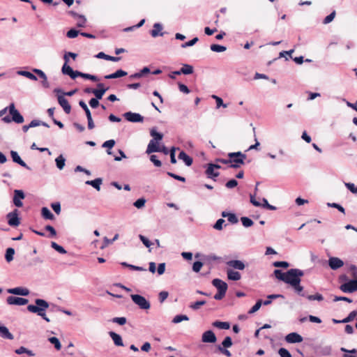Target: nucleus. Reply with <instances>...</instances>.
Masks as SVG:
<instances>
[{"mask_svg": "<svg viewBox=\"0 0 357 357\" xmlns=\"http://www.w3.org/2000/svg\"><path fill=\"white\" fill-rule=\"evenodd\" d=\"M223 348H228L232 345L231 338L229 336L226 337L222 342Z\"/></svg>", "mask_w": 357, "mask_h": 357, "instance_id": "nucleus-56", "label": "nucleus"}, {"mask_svg": "<svg viewBox=\"0 0 357 357\" xmlns=\"http://www.w3.org/2000/svg\"><path fill=\"white\" fill-rule=\"evenodd\" d=\"M0 335L3 338L10 340H13V338H14V336L13 335V334L10 333L9 332L8 328L4 326H0Z\"/></svg>", "mask_w": 357, "mask_h": 357, "instance_id": "nucleus-26", "label": "nucleus"}, {"mask_svg": "<svg viewBox=\"0 0 357 357\" xmlns=\"http://www.w3.org/2000/svg\"><path fill=\"white\" fill-rule=\"evenodd\" d=\"M6 302L8 305H24L28 303V299L10 296L7 298Z\"/></svg>", "mask_w": 357, "mask_h": 357, "instance_id": "nucleus-10", "label": "nucleus"}, {"mask_svg": "<svg viewBox=\"0 0 357 357\" xmlns=\"http://www.w3.org/2000/svg\"><path fill=\"white\" fill-rule=\"evenodd\" d=\"M241 221L242 222V225L245 227H250L252 226L254 224L253 221L248 217H242L241 218Z\"/></svg>", "mask_w": 357, "mask_h": 357, "instance_id": "nucleus-45", "label": "nucleus"}, {"mask_svg": "<svg viewBox=\"0 0 357 357\" xmlns=\"http://www.w3.org/2000/svg\"><path fill=\"white\" fill-rule=\"evenodd\" d=\"M51 247L60 254H66L67 252L66 250L62 246L59 245L55 242H52Z\"/></svg>", "mask_w": 357, "mask_h": 357, "instance_id": "nucleus-46", "label": "nucleus"}, {"mask_svg": "<svg viewBox=\"0 0 357 357\" xmlns=\"http://www.w3.org/2000/svg\"><path fill=\"white\" fill-rule=\"evenodd\" d=\"M41 215L44 219L46 220H54V215L47 207H43L41 209Z\"/></svg>", "mask_w": 357, "mask_h": 357, "instance_id": "nucleus-28", "label": "nucleus"}, {"mask_svg": "<svg viewBox=\"0 0 357 357\" xmlns=\"http://www.w3.org/2000/svg\"><path fill=\"white\" fill-rule=\"evenodd\" d=\"M130 298L133 303L142 310H149L151 307L150 302L141 295L131 294Z\"/></svg>", "mask_w": 357, "mask_h": 357, "instance_id": "nucleus-4", "label": "nucleus"}, {"mask_svg": "<svg viewBox=\"0 0 357 357\" xmlns=\"http://www.w3.org/2000/svg\"><path fill=\"white\" fill-rule=\"evenodd\" d=\"M35 305H29L27 310L32 313H36L38 316L41 317L47 322H50V319L46 316L45 311L49 307V303L40 298L35 300Z\"/></svg>", "mask_w": 357, "mask_h": 357, "instance_id": "nucleus-1", "label": "nucleus"}, {"mask_svg": "<svg viewBox=\"0 0 357 357\" xmlns=\"http://www.w3.org/2000/svg\"><path fill=\"white\" fill-rule=\"evenodd\" d=\"M7 292L11 294L20 296H28L29 294V290L24 287H15L12 289H8Z\"/></svg>", "mask_w": 357, "mask_h": 357, "instance_id": "nucleus-17", "label": "nucleus"}, {"mask_svg": "<svg viewBox=\"0 0 357 357\" xmlns=\"http://www.w3.org/2000/svg\"><path fill=\"white\" fill-rule=\"evenodd\" d=\"M202 259H204V261H206H206L211 262V261L219 260L220 259V257L214 254H211V255H208L202 256Z\"/></svg>", "mask_w": 357, "mask_h": 357, "instance_id": "nucleus-38", "label": "nucleus"}, {"mask_svg": "<svg viewBox=\"0 0 357 357\" xmlns=\"http://www.w3.org/2000/svg\"><path fill=\"white\" fill-rule=\"evenodd\" d=\"M102 181L100 178H98L92 181H86V184L93 186L94 188L99 191L100 190V185L102 184Z\"/></svg>", "mask_w": 357, "mask_h": 357, "instance_id": "nucleus-29", "label": "nucleus"}, {"mask_svg": "<svg viewBox=\"0 0 357 357\" xmlns=\"http://www.w3.org/2000/svg\"><path fill=\"white\" fill-rule=\"evenodd\" d=\"M17 74L24 77H26L31 80L36 81L38 79L36 75L29 71L20 70L17 71Z\"/></svg>", "mask_w": 357, "mask_h": 357, "instance_id": "nucleus-35", "label": "nucleus"}, {"mask_svg": "<svg viewBox=\"0 0 357 357\" xmlns=\"http://www.w3.org/2000/svg\"><path fill=\"white\" fill-rule=\"evenodd\" d=\"M109 335L111 337V338L112 339V340L114 341V343L115 345L119 346V347L123 346V342L122 338L120 335H119L113 331H110L109 333Z\"/></svg>", "mask_w": 357, "mask_h": 357, "instance_id": "nucleus-24", "label": "nucleus"}, {"mask_svg": "<svg viewBox=\"0 0 357 357\" xmlns=\"http://www.w3.org/2000/svg\"><path fill=\"white\" fill-rule=\"evenodd\" d=\"M178 158L182 160L187 166H190L192 164V158L183 151L179 153Z\"/></svg>", "mask_w": 357, "mask_h": 357, "instance_id": "nucleus-25", "label": "nucleus"}, {"mask_svg": "<svg viewBox=\"0 0 357 357\" xmlns=\"http://www.w3.org/2000/svg\"><path fill=\"white\" fill-rule=\"evenodd\" d=\"M14 196L13 199V204L16 207H22L23 206V203L22 202V199H24L25 195L22 190H15Z\"/></svg>", "mask_w": 357, "mask_h": 357, "instance_id": "nucleus-9", "label": "nucleus"}, {"mask_svg": "<svg viewBox=\"0 0 357 357\" xmlns=\"http://www.w3.org/2000/svg\"><path fill=\"white\" fill-rule=\"evenodd\" d=\"M57 99L59 104L63 108L64 112L68 114H70L71 111V106L68 100L63 96V95H59Z\"/></svg>", "mask_w": 357, "mask_h": 357, "instance_id": "nucleus-12", "label": "nucleus"}, {"mask_svg": "<svg viewBox=\"0 0 357 357\" xmlns=\"http://www.w3.org/2000/svg\"><path fill=\"white\" fill-rule=\"evenodd\" d=\"M227 265L236 270H243L245 267L243 261L241 260H230L227 262Z\"/></svg>", "mask_w": 357, "mask_h": 357, "instance_id": "nucleus-21", "label": "nucleus"}, {"mask_svg": "<svg viewBox=\"0 0 357 357\" xmlns=\"http://www.w3.org/2000/svg\"><path fill=\"white\" fill-rule=\"evenodd\" d=\"M340 289L344 293H353L357 291V278L341 284Z\"/></svg>", "mask_w": 357, "mask_h": 357, "instance_id": "nucleus-6", "label": "nucleus"}, {"mask_svg": "<svg viewBox=\"0 0 357 357\" xmlns=\"http://www.w3.org/2000/svg\"><path fill=\"white\" fill-rule=\"evenodd\" d=\"M119 238V234H116L113 238L109 239L107 237H104L103 238V244L101 246V249H104L107 247L109 244H112L114 241H116Z\"/></svg>", "mask_w": 357, "mask_h": 357, "instance_id": "nucleus-32", "label": "nucleus"}, {"mask_svg": "<svg viewBox=\"0 0 357 357\" xmlns=\"http://www.w3.org/2000/svg\"><path fill=\"white\" fill-rule=\"evenodd\" d=\"M206 301H198L195 303H192L190 304L189 307L192 310H198L201 306L206 304Z\"/></svg>", "mask_w": 357, "mask_h": 357, "instance_id": "nucleus-36", "label": "nucleus"}, {"mask_svg": "<svg viewBox=\"0 0 357 357\" xmlns=\"http://www.w3.org/2000/svg\"><path fill=\"white\" fill-rule=\"evenodd\" d=\"M10 155L14 162L17 163L20 166L26 168V169H31V168L21 159L20 156L16 151H11Z\"/></svg>", "mask_w": 357, "mask_h": 357, "instance_id": "nucleus-18", "label": "nucleus"}, {"mask_svg": "<svg viewBox=\"0 0 357 357\" xmlns=\"http://www.w3.org/2000/svg\"><path fill=\"white\" fill-rule=\"evenodd\" d=\"M212 325L214 327H216L220 329H224V330H227L230 328L229 323L226 322V321H215L212 324Z\"/></svg>", "mask_w": 357, "mask_h": 357, "instance_id": "nucleus-30", "label": "nucleus"}, {"mask_svg": "<svg viewBox=\"0 0 357 357\" xmlns=\"http://www.w3.org/2000/svg\"><path fill=\"white\" fill-rule=\"evenodd\" d=\"M203 262L201 261H195L192 265V271L195 273H198L200 271L202 267L203 266Z\"/></svg>", "mask_w": 357, "mask_h": 357, "instance_id": "nucleus-57", "label": "nucleus"}, {"mask_svg": "<svg viewBox=\"0 0 357 357\" xmlns=\"http://www.w3.org/2000/svg\"><path fill=\"white\" fill-rule=\"evenodd\" d=\"M303 275V271L298 268H291L286 272L284 282L291 286L297 282H301V278Z\"/></svg>", "mask_w": 357, "mask_h": 357, "instance_id": "nucleus-2", "label": "nucleus"}, {"mask_svg": "<svg viewBox=\"0 0 357 357\" xmlns=\"http://www.w3.org/2000/svg\"><path fill=\"white\" fill-rule=\"evenodd\" d=\"M273 266L275 267H277V268H288L289 266V264L287 261H275L273 262Z\"/></svg>", "mask_w": 357, "mask_h": 357, "instance_id": "nucleus-58", "label": "nucleus"}, {"mask_svg": "<svg viewBox=\"0 0 357 357\" xmlns=\"http://www.w3.org/2000/svg\"><path fill=\"white\" fill-rule=\"evenodd\" d=\"M212 284L218 289V291L226 293L227 284L220 279L215 278L212 280Z\"/></svg>", "mask_w": 357, "mask_h": 357, "instance_id": "nucleus-13", "label": "nucleus"}, {"mask_svg": "<svg viewBox=\"0 0 357 357\" xmlns=\"http://www.w3.org/2000/svg\"><path fill=\"white\" fill-rule=\"evenodd\" d=\"M263 304L261 300H258L257 303L252 306V307L249 310V314H253L258 311L259 308L261 307V305Z\"/></svg>", "mask_w": 357, "mask_h": 357, "instance_id": "nucleus-48", "label": "nucleus"}, {"mask_svg": "<svg viewBox=\"0 0 357 357\" xmlns=\"http://www.w3.org/2000/svg\"><path fill=\"white\" fill-rule=\"evenodd\" d=\"M307 298L309 301H322L324 300V297L321 294L317 293L314 295H309L307 296Z\"/></svg>", "mask_w": 357, "mask_h": 357, "instance_id": "nucleus-49", "label": "nucleus"}, {"mask_svg": "<svg viewBox=\"0 0 357 357\" xmlns=\"http://www.w3.org/2000/svg\"><path fill=\"white\" fill-rule=\"evenodd\" d=\"M150 134L153 137L151 140H155L156 142H160L163 137V135L162 133L158 132L154 129L151 130Z\"/></svg>", "mask_w": 357, "mask_h": 357, "instance_id": "nucleus-42", "label": "nucleus"}, {"mask_svg": "<svg viewBox=\"0 0 357 357\" xmlns=\"http://www.w3.org/2000/svg\"><path fill=\"white\" fill-rule=\"evenodd\" d=\"M199 40L198 38L197 37H195L194 38H192V40L183 43L181 45V47L182 48H186V47H191V46H193L194 45L196 44V43Z\"/></svg>", "mask_w": 357, "mask_h": 357, "instance_id": "nucleus-53", "label": "nucleus"}, {"mask_svg": "<svg viewBox=\"0 0 357 357\" xmlns=\"http://www.w3.org/2000/svg\"><path fill=\"white\" fill-rule=\"evenodd\" d=\"M278 354L280 356V357H291V355L289 353V351L285 348H280L278 350Z\"/></svg>", "mask_w": 357, "mask_h": 357, "instance_id": "nucleus-59", "label": "nucleus"}, {"mask_svg": "<svg viewBox=\"0 0 357 357\" xmlns=\"http://www.w3.org/2000/svg\"><path fill=\"white\" fill-rule=\"evenodd\" d=\"M8 111L10 114L12 116V120L17 123H22L24 122V117L20 113L15 109L14 103H11L8 106Z\"/></svg>", "mask_w": 357, "mask_h": 357, "instance_id": "nucleus-8", "label": "nucleus"}, {"mask_svg": "<svg viewBox=\"0 0 357 357\" xmlns=\"http://www.w3.org/2000/svg\"><path fill=\"white\" fill-rule=\"evenodd\" d=\"M108 89V87H106V89H93V93L96 96V99L99 100L102 98L103 95Z\"/></svg>", "mask_w": 357, "mask_h": 357, "instance_id": "nucleus-37", "label": "nucleus"}, {"mask_svg": "<svg viewBox=\"0 0 357 357\" xmlns=\"http://www.w3.org/2000/svg\"><path fill=\"white\" fill-rule=\"evenodd\" d=\"M346 188L352 193L357 194V186L353 183H344Z\"/></svg>", "mask_w": 357, "mask_h": 357, "instance_id": "nucleus-55", "label": "nucleus"}, {"mask_svg": "<svg viewBox=\"0 0 357 357\" xmlns=\"http://www.w3.org/2000/svg\"><path fill=\"white\" fill-rule=\"evenodd\" d=\"M61 71L63 74L70 76V78L73 79L77 77V73H78V71H74L73 68L66 63L63 64Z\"/></svg>", "mask_w": 357, "mask_h": 357, "instance_id": "nucleus-20", "label": "nucleus"}, {"mask_svg": "<svg viewBox=\"0 0 357 357\" xmlns=\"http://www.w3.org/2000/svg\"><path fill=\"white\" fill-rule=\"evenodd\" d=\"M335 11H333L331 14H329L328 16H326L324 20V24H328L330 22H331L333 19L335 18Z\"/></svg>", "mask_w": 357, "mask_h": 357, "instance_id": "nucleus-61", "label": "nucleus"}, {"mask_svg": "<svg viewBox=\"0 0 357 357\" xmlns=\"http://www.w3.org/2000/svg\"><path fill=\"white\" fill-rule=\"evenodd\" d=\"M202 340L206 343H214L216 342L217 338L212 331H207L202 334Z\"/></svg>", "mask_w": 357, "mask_h": 357, "instance_id": "nucleus-15", "label": "nucleus"}, {"mask_svg": "<svg viewBox=\"0 0 357 357\" xmlns=\"http://www.w3.org/2000/svg\"><path fill=\"white\" fill-rule=\"evenodd\" d=\"M125 119L132 123H142L144 121V116L139 113L127 112L123 114Z\"/></svg>", "mask_w": 357, "mask_h": 357, "instance_id": "nucleus-7", "label": "nucleus"}, {"mask_svg": "<svg viewBox=\"0 0 357 357\" xmlns=\"http://www.w3.org/2000/svg\"><path fill=\"white\" fill-rule=\"evenodd\" d=\"M114 145H115V141L114 139H109V140L105 142L102 144V146L103 148H107V149H111L114 147Z\"/></svg>", "mask_w": 357, "mask_h": 357, "instance_id": "nucleus-60", "label": "nucleus"}, {"mask_svg": "<svg viewBox=\"0 0 357 357\" xmlns=\"http://www.w3.org/2000/svg\"><path fill=\"white\" fill-rule=\"evenodd\" d=\"M212 98L213 99L215 100L216 101V105H217V108H219L220 107H227V104H224L223 103V101H222V99L215 95H213L212 96Z\"/></svg>", "mask_w": 357, "mask_h": 357, "instance_id": "nucleus-54", "label": "nucleus"}, {"mask_svg": "<svg viewBox=\"0 0 357 357\" xmlns=\"http://www.w3.org/2000/svg\"><path fill=\"white\" fill-rule=\"evenodd\" d=\"M273 274L277 279L284 282L286 273H283L280 269H275L273 272Z\"/></svg>", "mask_w": 357, "mask_h": 357, "instance_id": "nucleus-43", "label": "nucleus"}, {"mask_svg": "<svg viewBox=\"0 0 357 357\" xmlns=\"http://www.w3.org/2000/svg\"><path fill=\"white\" fill-rule=\"evenodd\" d=\"M55 162L57 168L61 170L65 166L66 158L63 156V155H60L55 159Z\"/></svg>", "mask_w": 357, "mask_h": 357, "instance_id": "nucleus-31", "label": "nucleus"}, {"mask_svg": "<svg viewBox=\"0 0 357 357\" xmlns=\"http://www.w3.org/2000/svg\"><path fill=\"white\" fill-rule=\"evenodd\" d=\"M78 34H79L78 31H77L74 29H72L67 32L66 36L69 38H74L77 37L78 36Z\"/></svg>", "mask_w": 357, "mask_h": 357, "instance_id": "nucleus-63", "label": "nucleus"}, {"mask_svg": "<svg viewBox=\"0 0 357 357\" xmlns=\"http://www.w3.org/2000/svg\"><path fill=\"white\" fill-rule=\"evenodd\" d=\"M19 211L17 209H14L13 211L8 213L6 215V218L8 220V224L11 227H17L20 224V219L18 217Z\"/></svg>", "mask_w": 357, "mask_h": 357, "instance_id": "nucleus-5", "label": "nucleus"}, {"mask_svg": "<svg viewBox=\"0 0 357 357\" xmlns=\"http://www.w3.org/2000/svg\"><path fill=\"white\" fill-rule=\"evenodd\" d=\"M328 265L330 268L333 270H337L341 268L344 265V262L342 260L337 257H331L328 259Z\"/></svg>", "mask_w": 357, "mask_h": 357, "instance_id": "nucleus-16", "label": "nucleus"}, {"mask_svg": "<svg viewBox=\"0 0 357 357\" xmlns=\"http://www.w3.org/2000/svg\"><path fill=\"white\" fill-rule=\"evenodd\" d=\"M48 340L51 344H54V346L56 350L61 349V344L59 340L57 337H51L48 338Z\"/></svg>", "mask_w": 357, "mask_h": 357, "instance_id": "nucleus-39", "label": "nucleus"}, {"mask_svg": "<svg viewBox=\"0 0 357 357\" xmlns=\"http://www.w3.org/2000/svg\"><path fill=\"white\" fill-rule=\"evenodd\" d=\"M160 146V144L159 142H156L155 140H150L147 146L146 153L150 154L152 153L159 152Z\"/></svg>", "mask_w": 357, "mask_h": 357, "instance_id": "nucleus-19", "label": "nucleus"}, {"mask_svg": "<svg viewBox=\"0 0 357 357\" xmlns=\"http://www.w3.org/2000/svg\"><path fill=\"white\" fill-rule=\"evenodd\" d=\"M79 105L84 110V112L86 113V118L89 116H91V112H90L89 107H87L86 104L84 102V101L80 100L79 102Z\"/></svg>", "mask_w": 357, "mask_h": 357, "instance_id": "nucleus-52", "label": "nucleus"}, {"mask_svg": "<svg viewBox=\"0 0 357 357\" xmlns=\"http://www.w3.org/2000/svg\"><path fill=\"white\" fill-rule=\"evenodd\" d=\"M357 316V311L356 310H354V311H351L349 315L343 319L342 320H341V321L342 323H348V322H350L351 321L356 317Z\"/></svg>", "mask_w": 357, "mask_h": 357, "instance_id": "nucleus-44", "label": "nucleus"}, {"mask_svg": "<svg viewBox=\"0 0 357 357\" xmlns=\"http://www.w3.org/2000/svg\"><path fill=\"white\" fill-rule=\"evenodd\" d=\"M278 298H284V296L282 294H270L267 296V300L262 301L263 305H268L272 303V300Z\"/></svg>", "mask_w": 357, "mask_h": 357, "instance_id": "nucleus-34", "label": "nucleus"}, {"mask_svg": "<svg viewBox=\"0 0 357 357\" xmlns=\"http://www.w3.org/2000/svg\"><path fill=\"white\" fill-rule=\"evenodd\" d=\"M301 282H297L291 285V287L294 289L295 291L302 296H305V294L303 292V287L300 284Z\"/></svg>", "mask_w": 357, "mask_h": 357, "instance_id": "nucleus-47", "label": "nucleus"}, {"mask_svg": "<svg viewBox=\"0 0 357 357\" xmlns=\"http://www.w3.org/2000/svg\"><path fill=\"white\" fill-rule=\"evenodd\" d=\"M188 320H189V317L187 315L178 314L174 317V319H172V322L174 324H178L183 321H188Z\"/></svg>", "mask_w": 357, "mask_h": 357, "instance_id": "nucleus-41", "label": "nucleus"}, {"mask_svg": "<svg viewBox=\"0 0 357 357\" xmlns=\"http://www.w3.org/2000/svg\"><path fill=\"white\" fill-rule=\"evenodd\" d=\"M229 158V167L237 169L244 164V160L246 158V155L241 151L232 152L228 153Z\"/></svg>", "mask_w": 357, "mask_h": 357, "instance_id": "nucleus-3", "label": "nucleus"}, {"mask_svg": "<svg viewBox=\"0 0 357 357\" xmlns=\"http://www.w3.org/2000/svg\"><path fill=\"white\" fill-rule=\"evenodd\" d=\"M211 51L215 52H225L227 50V47L223 45H218V44H213L210 47Z\"/></svg>", "mask_w": 357, "mask_h": 357, "instance_id": "nucleus-40", "label": "nucleus"}, {"mask_svg": "<svg viewBox=\"0 0 357 357\" xmlns=\"http://www.w3.org/2000/svg\"><path fill=\"white\" fill-rule=\"evenodd\" d=\"M303 337L297 333H291L285 336V340L288 343H299L303 341Z\"/></svg>", "mask_w": 357, "mask_h": 357, "instance_id": "nucleus-14", "label": "nucleus"}, {"mask_svg": "<svg viewBox=\"0 0 357 357\" xmlns=\"http://www.w3.org/2000/svg\"><path fill=\"white\" fill-rule=\"evenodd\" d=\"M139 238L146 248H150L152 243L146 237L140 234L139 235Z\"/></svg>", "mask_w": 357, "mask_h": 357, "instance_id": "nucleus-62", "label": "nucleus"}, {"mask_svg": "<svg viewBox=\"0 0 357 357\" xmlns=\"http://www.w3.org/2000/svg\"><path fill=\"white\" fill-rule=\"evenodd\" d=\"M162 26L160 23H155L153 24V29L151 31V35L153 38H156L158 36H162L164 33L162 32Z\"/></svg>", "mask_w": 357, "mask_h": 357, "instance_id": "nucleus-22", "label": "nucleus"}, {"mask_svg": "<svg viewBox=\"0 0 357 357\" xmlns=\"http://www.w3.org/2000/svg\"><path fill=\"white\" fill-rule=\"evenodd\" d=\"M145 203L146 199L144 198H139L133 203V205L137 208H142L144 206Z\"/></svg>", "mask_w": 357, "mask_h": 357, "instance_id": "nucleus-50", "label": "nucleus"}, {"mask_svg": "<svg viewBox=\"0 0 357 357\" xmlns=\"http://www.w3.org/2000/svg\"><path fill=\"white\" fill-rule=\"evenodd\" d=\"M15 255V250L13 248H8L6 250L5 259L7 262H10L13 259Z\"/></svg>", "mask_w": 357, "mask_h": 357, "instance_id": "nucleus-33", "label": "nucleus"}, {"mask_svg": "<svg viewBox=\"0 0 357 357\" xmlns=\"http://www.w3.org/2000/svg\"><path fill=\"white\" fill-rule=\"evenodd\" d=\"M193 73V67L189 64H183L182 68L177 70V75H190Z\"/></svg>", "mask_w": 357, "mask_h": 357, "instance_id": "nucleus-27", "label": "nucleus"}, {"mask_svg": "<svg viewBox=\"0 0 357 357\" xmlns=\"http://www.w3.org/2000/svg\"><path fill=\"white\" fill-rule=\"evenodd\" d=\"M51 207L56 214L59 215L61 213V204L59 202L52 203Z\"/></svg>", "mask_w": 357, "mask_h": 357, "instance_id": "nucleus-64", "label": "nucleus"}, {"mask_svg": "<svg viewBox=\"0 0 357 357\" xmlns=\"http://www.w3.org/2000/svg\"><path fill=\"white\" fill-rule=\"evenodd\" d=\"M220 168L219 165L215 164H208V167L206 170V174L208 178H213L219 176V172L215 171V169H218Z\"/></svg>", "mask_w": 357, "mask_h": 357, "instance_id": "nucleus-11", "label": "nucleus"}, {"mask_svg": "<svg viewBox=\"0 0 357 357\" xmlns=\"http://www.w3.org/2000/svg\"><path fill=\"white\" fill-rule=\"evenodd\" d=\"M227 278L233 281H238L241 278V275L240 273L229 268L227 270Z\"/></svg>", "mask_w": 357, "mask_h": 357, "instance_id": "nucleus-23", "label": "nucleus"}, {"mask_svg": "<svg viewBox=\"0 0 357 357\" xmlns=\"http://www.w3.org/2000/svg\"><path fill=\"white\" fill-rule=\"evenodd\" d=\"M225 220L222 218L218 219L214 224L213 228L218 231L222 230L223 229V224L225 223Z\"/></svg>", "mask_w": 357, "mask_h": 357, "instance_id": "nucleus-51", "label": "nucleus"}]
</instances>
